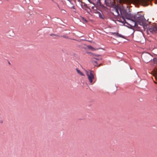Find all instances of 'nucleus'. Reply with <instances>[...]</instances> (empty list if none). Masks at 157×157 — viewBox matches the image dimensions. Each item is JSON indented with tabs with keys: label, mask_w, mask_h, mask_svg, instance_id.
<instances>
[{
	"label": "nucleus",
	"mask_w": 157,
	"mask_h": 157,
	"mask_svg": "<svg viewBox=\"0 0 157 157\" xmlns=\"http://www.w3.org/2000/svg\"><path fill=\"white\" fill-rule=\"evenodd\" d=\"M132 21L135 22V25L136 23H138L143 26L145 25V22L144 21V17L142 16L139 17H135L134 19L132 20Z\"/></svg>",
	"instance_id": "1"
},
{
	"label": "nucleus",
	"mask_w": 157,
	"mask_h": 157,
	"mask_svg": "<svg viewBox=\"0 0 157 157\" xmlns=\"http://www.w3.org/2000/svg\"><path fill=\"white\" fill-rule=\"evenodd\" d=\"M88 79L90 83L93 84L95 82L94 73L93 71L89 70L85 71Z\"/></svg>",
	"instance_id": "2"
},
{
	"label": "nucleus",
	"mask_w": 157,
	"mask_h": 157,
	"mask_svg": "<svg viewBox=\"0 0 157 157\" xmlns=\"http://www.w3.org/2000/svg\"><path fill=\"white\" fill-rule=\"evenodd\" d=\"M141 57L144 61L146 63L149 62L152 60L151 56L148 53H143Z\"/></svg>",
	"instance_id": "3"
},
{
	"label": "nucleus",
	"mask_w": 157,
	"mask_h": 157,
	"mask_svg": "<svg viewBox=\"0 0 157 157\" xmlns=\"http://www.w3.org/2000/svg\"><path fill=\"white\" fill-rule=\"evenodd\" d=\"M114 9L115 15L117 16L119 15V10L120 11V13H121L120 7L117 5H115Z\"/></svg>",
	"instance_id": "4"
},
{
	"label": "nucleus",
	"mask_w": 157,
	"mask_h": 157,
	"mask_svg": "<svg viewBox=\"0 0 157 157\" xmlns=\"http://www.w3.org/2000/svg\"><path fill=\"white\" fill-rule=\"evenodd\" d=\"M149 30L151 32L156 33L157 32V24L151 27L149 29Z\"/></svg>",
	"instance_id": "5"
},
{
	"label": "nucleus",
	"mask_w": 157,
	"mask_h": 157,
	"mask_svg": "<svg viewBox=\"0 0 157 157\" xmlns=\"http://www.w3.org/2000/svg\"><path fill=\"white\" fill-rule=\"evenodd\" d=\"M135 3L141 4L146 1V0H132Z\"/></svg>",
	"instance_id": "6"
},
{
	"label": "nucleus",
	"mask_w": 157,
	"mask_h": 157,
	"mask_svg": "<svg viewBox=\"0 0 157 157\" xmlns=\"http://www.w3.org/2000/svg\"><path fill=\"white\" fill-rule=\"evenodd\" d=\"M98 15L99 17L102 19H104L105 18L104 16L101 12H98Z\"/></svg>",
	"instance_id": "7"
},
{
	"label": "nucleus",
	"mask_w": 157,
	"mask_h": 157,
	"mask_svg": "<svg viewBox=\"0 0 157 157\" xmlns=\"http://www.w3.org/2000/svg\"><path fill=\"white\" fill-rule=\"evenodd\" d=\"M94 59L98 60H101L102 59V58L100 55H97L95 56Z\"/></svg>",
	"instance_id": "8"
},
{
	"label": "nucleus",
	"mask_w": 157,
	"mask_h": 157,
	"mask_svg": "<svg viewBox=\"0 0 157 157\" xmlns=\"http://www.w3.org/2000/svg\"><path fill=\"white\" fill-rule=\"evenodd\" d=\"M76 71L77 72L78 74L79 75H80L81 76H84L85 75L84 74H83L82 73L80 70H79L78 69V68H77L76 69Z\"/></svg>",
	"instance_id": "9"
},
{
	"label": "nucleus",
	"mask_w": 157,
	"mask_h": 157,
	"mask_svg": "<svg viewBox=\"0 0 157 157\" xmlns=\"http://www.w3.org/2000/svg\"><path fill=\"white\" fill-rule=\"evenodd\" d=\"M113 33L115 34L116 35H117V36L121 37L123 38H124V37L121 34H119L118 33Z\"/></svg>",
	"instance_id": "10"
},
{
	"label": "nucleus",
	"mask_w": 157,
	"mask_h": 157,
	"mask_svg": "<svg viewBox=\"0 0 157 157\" xmlns=\"http://www.w3.org/2000/svg\"><path fill=\"white\" fill-rule=\"evenodd\" d=\"M122 20H121L120 22H122V23H124V24L126 23L127 24H128L127 23V22L126 21L125 19H124V18L123 17L122 18Z\"/></svg>",
	"instance_id": "11"
},
{
	"label": "nucleus",
	"mask_w": 157,
	"mask_h": 157,
	"mask_svg": "<svg viewBox=\"0 0 157 157\" xmlns=\"http://www.w3.org/2000/svg\"><path fill=\"white\" fill-rule=\"evenodd\" d=\"M4 123V120L0 116V124H3Z\"/></svg>",
	"instance_id": "12"
},
{
	"label": "nucleus",
	"mask_w": 157,
	"mask_h": 157,
	"mask_svg": "<svg viewBox=\"0 0 157 157\" xmlns=\"http://www.w3.org/2000/svg\"><path fill=\"white\" fill-rule=\"evenodd\" d=\"M93 63L94 64L95 66H97L98 65L97 62L95 61H93Z\"/></svg>",
	"instance_id": "13"
},
{
	"label": "nucleus",
	"mask_w": 157,
	"mask_h": 157,
	"mask_svg": "<svg viewBox=\"0 0 157 157\" xmlns=\"http://www.w3.org/2000/svg\"><path fill=\"white\" fill-rule=\"evenodd\" d=\"M111 2L112 3V4L113 5H114V6H115V0H111Z\"/></svg>",
	"instance_id": "14"
},
{
	"label": "nucleus",
	"mask_w": 157,
	"mask_h": 157,
	"mask_svg": "<svg viewBox=\"0 0 157 157\" xmlns=\"http://www.w3.org/2000/svg\"><path fill=\"white\" fill-rule=\"evenodd\" d=\"M88 48L92 50L93 49V48L91 46H88Z\"/></svg>",
	"instance_id": "15"
},
{
	"label": "nucleus",
	"mask_w": 157,
	"mask_h": 157,
	"mask_svg": "<svg viewBox=\"0 0 157 157\" xmlns=\"http://www.w3.org/2000/svg\"><path fill=\"white\" fill-rule=\"evenodd\" d=\"M51 36H57L54 34H50V35Z\"/></svg>",
	"instance_id": "16"
},
{
	"label": "nucleus",
	"mask_w": 157,
	"mask_h": 157,
	"mask_svg": "<svg viewBox=\"0 0 157 157\" xmlns=\"http://www.w3.org/2000/svg\"><path fill=\"white\" fill-rule=\"evenodd\" d=\"M82 19L83 21H86H86H86V19H85V18H84V17H82Z\"/></svg>",
	"instance_id": "17"
},
{
	"label": "nucleus",
	"mask_w": 157,
	"mask_h": 157,
	"mask_svg": "<svg viewBox=\"0 0 157 157\" xmlns=\"http://www.w3.org/2000/svg\"><path fill=\"white\" fill-rule=\"evenodd\" d=\"M55 3L56 4V5H57V6L59 7V9H60V7H59V5L58 4V3H56V2H55Z\"/></svg>",
	"instance_id": "18"
},
{
	"label": "nucleus",
	"mask_w": 157,
	"mask_h": 157,
	"mask_svg": "<svg viewBox=\"0 0 157 157\" xmlns=\"http://www.w3.org/2000/svg\"><path fill=\"white\" fill-rule=\"evenodd\" d=\"M88 1H89V2L91 3H93V2H92L91 0H88Z\"/></svg>",
	"instance_id": "19"
},
{
	"label": "nucleus",
	"mask_w": 157,
	"mask_h": 157,
	"mask_svg": "<svg viewBox=\"0 0 157 157\" xmlns=\"http://www.w3.org/2000/svg\"><path fill=\"white\" fill-rule=\"evenodd\" d=\"M119 2H120V3H121L122 2V1L121 0H119Z\"/></svg>",
	"instance_id": "20"
},
{
	"label": "nucleus",
	"mask_w": 157,
	"mask_h": 157,
	"mask_svg": "<svg viewBox=\"0 0 157 157\" xmlns=\"http://www.w3.org/2000/svg\"><path fill=\"white\" fill-rule=\"evenodd\" d=\"M126 18L127 19H129L130 20V18H128V17H127V16H126Z\"/></svg>",
	"instance_id": "21"
},
{
	"label": "nucleus",
	"mask_w": 157,
	"mask_h": 157,
	"mask_svg": "<svg viewBox=\"0 0 157 157\" xmlns=\"http://www.w3.org/2000/svg\"><path fill=\"white\" fill-rule=\"evenodd\" d=\"M63 37H64V38H67V37L65 36H63Z\"/></svg>",
	"instance_id": "22"
},
{
	"label": "nucleus",
	"mask_w": 157,
	"mask_h": 157,
	"mask_svg": "<svg viewBox=\"0 0 157 157\" xmlns=\"http://www.w3.org/2000/svg\"><path fill=\"white\" fill-rule=\"evenodd\" d=\"M53 2H54L53 0H52Z\"/></svg>",
	"instance_id": "23"
}]
</instances>
